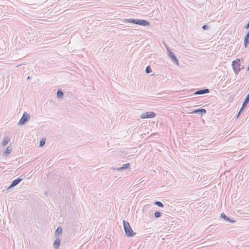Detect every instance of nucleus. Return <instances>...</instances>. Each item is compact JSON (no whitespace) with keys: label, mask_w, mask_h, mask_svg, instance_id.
I'll return each mask as SVG.
<instances>
[{"label":"nucleus","mask_w":249,"mask_h":249,"mask_svg":"<svg viewBox=\"0 0 249 249\" xmlns=\"http://www.w3.org/2000/svg\"><path fill=\"white\" fill-rule=\"evenodd\" d=\"M60 239L59 238V237H57L54 243H53V247L54 248L56 249H58L60 246Z\"/></svg>","instance_id":"12"},{"label":"nucleus","mask_w":249,"mask_h":249,"mask_svg":"<svg viewBox=\"0 0 249 249\" xmlns=\"http://www.w3.org/2000/svg\"><path fill=\"white\" fill-rule=\"evenodd\" d=\"M209 28V26L206 24H205L204 25L202 26V28L204 30H206L207 29H208V28Z\"/></svg>","instance_id":"23"},{"label":"nucleus","mask_w":249,"mask_h":249,"mask_svg":"<svg viewBox=\"0 0 249 249\" xmlns=\"http://www.w3.org/2000/svg\"><path fill=\"white\" fill-rule=\"evenodd\" d=\"M21 180L22 179L20 178H18L14 179L10 185L7 188L6 191H9L11 188L17 185Z\"/></svg>","instance_id":"7"},{"label":"nucleus","mask_w":249,"mask_h":249,"mask_svg":"<svg viewBox=\"0 0 249 249\" xmlns=\"http://www.w3.org/2000/svg\"><path fill=\"white\" fill-rule=\"evenodd\" d=\"M245 28L248 29H249V21L247 23V24L245 26Z\"/></svg>","instance_id":"24"},{"label":"nucleus","mask_w":249,"mask_h":249,"mask_svg":"<svg viewBox=\"0 0 249 249\" xmlns=\"http://www.w3.org/2000/svg\"><path fill=\"white\" fill-rule=\"evenodd\" d=\"M154 204L158 207H163V204L160 201H157L154 202Z\"/></svg>","instance_id":"19"},{"label":"nucleus","mask_w":249,"mask_h":249,"mask_svg":"<svg viewBox=\"0 0 249 249\" xmlns=\"http://www.w3.org/2000/svg\"><path fill=\"white\" fill-rule=\"evenodd\" d=\"M151 72V68L150 66L146 67L145 69V72L146 73H150Z\"/></svg>","instance_id":"20"},{"label":"nucleus","mask_w":249,"mask_h":249,"mask_svg":"<svg viewBox=\"0 0 249 249\" xmlns=\"http://www.w3.org/2000/svg\"><path fill=\"white\" fill-rule=\"evenodd\" d=\"M130 167L129 163H126L124 164L122 166L119 168H114V170H116L117 171H123L125 169H128Z\"/></svg>","instance_id":"11"},{"label":"nucleus","mask_w":249,"mask_h":249,"mask_svg":"<svg viewBox=\"0 0 249 249\" xmlns=\"http://www.w3.org/2000/svg\"><path fill=\"white\" fill-rule=\"evenodd\" d=\"M45 143V139H41L39 142V146L43 147Z\"/></svg>","instance_id":"21"},{"label":"nucleus","mask_w":249,"mask_h":249,"mask_svg":"<svg viewBox=\"0 0 249 249\" xmlns=\"http://www.w3.org/2000/svg\"><path fill=\"white\" fill-rule=\"evenodd\" d=\"M162 215V213L160 211H157L154 213V216L156 218H159Z\"/></svg>","instance_id":"17"},{"label":"nucleus","mask_w":249,"mask_h":249,"mask_svg":"<svg viewBox=\"0 0 249 249\" xmlns=\"http://www.w3.org/2000/svg\"><path fill=\"white\" fill-rule=\"evenodd\" d=\"M123 227L124 232L127 237H133L136 234L133 232L129 223L127 221L123 220Z\"/></svg>","instance_id":"3"},{"label":"nucleus","mask_w":249,"mask_h":249,"mask_svg":"<svg viewBox=\"0 0 249 249\" xmlns=\"http://www.w3.org/2000/svg\"><path fill=\"white\" fill-rule=\"evenodd\" d=\"M231 66L235 74H238L241 70L244 68L243 66L241 65V60L239 58L233 60L232 62Z\"/></svg>","instance_id":"2"},{"label":"nucleus","mask_w":249,"mask_h":249,"mask_svg":"<svg viewBox=\"0 0 249 249\" xmlns=\"http://www.w3.org/2000/svg\"><path fill=\"white\" fill-rule=\"evenodd\" d=\"M206 113V110L204 108H199L194 110L191 113L192 114H200L201 116H202Z\"/></svg>","instance_id":"8"},{"label":"nucleus","mask_w":249,"mask_h":249,"mask_svg":"<svg viewBox=\"0 0 249 249\" xmlns=\"http://www.w3.org/2000/svg\"><path fill=\"white\" fill-rule=\"evenodd\" d=\"M124 22L134 23L143 26H148L150 25L148 21L144 19L125 18L124 20Z\"/></svg>","instance_id":"1"},{"label":"nucleus","mask_w":249,"mask_h":249,"mask_svg":"<svg viewBox=\"0 0 249 249\" xmlns=\"http://www.w3.org/2000/svg\"><path fill=\"white\" fill-rule=\"evenodd\" d=\"M221 217L224 219L226 222L229 223H233L235 222L234 220L231 219L229 217L227 216L224 213L221 214Z\"/></svg>","instance_id":"10"},{"label":"nucleus","mask_w":249,"mask_h":249,"mask_svg":"<svg viewBox=\"0 0 249 249\" xmlns=\"http://www.w3.org/2000/svg\"><path fill=\"white\" fill-rule=\"evenodd\" d=\"M247 71H249V66L247 68Z\"/></svg>","instance_id":"25"},{"label":"nucleus","mask_w":249,"mask_h":249,"mask_svg":"<svg viewBox=\"0 0 249 249\" xmlns=\"http://www.w3.org/2000/svg\"><path fill=\"white\" fill-rule=\"evenodd\" d=\"M246 107H244L242 106L241 108L240 109L239 111L238 112V114L237 115V118H238L239 116L240 115V114L242 113V112L244 110L245 108Z\"/></svg>","instance_id":"18"},{"label":"nucleus","mask_w":249,"mask_h":249,"mask_svg":"<svg viewBox=\"0 0 249 249\" xmlns=\"http://www.w3.org/2000/svg\"><path fill=\"white\" fill-rule=\"evenodd\" d=\"M209 92V89H204L198 90L194 93V95H201L208 93Z\"/></svg>","instance_id":"9"},{"label":"nucleus","mask_w":249,"mask_h":249,"mask_svg":"<svg viewBox=\"0 0 249 249\" xmlns=\"http://www.w3.org/2000/svg\"><path fill=\"white\" fill-rule=\"evenodd\" d=\"M244 43L245 47V48L247 47L248 46V44L249 43V34L248 33L245 36L244 40Z\"/></svg>","instance_id":"13"},{"label":"nucleus","mask_w":249,"mask_h":249,"mask_svg":"<svg viewBox=\"0 0 249 249\" xmlns=\"http://www.w3.org/2000/svg\"><path fill=\"white\" fill-rule=\"evenodd\" d=\"M156 116V113L154 112H146L141 114V118L142 119L153 118Z\"/></svg>","instance_id":"6"},{"label":"nucleus","mask_w":249,"mask_h":249,"mask_svg":"<svg viewBox=\"0 0 249 249\" xmlns=\"http://www.w3.org/2000/svg\"><path fill=\"white\" fill-rule=\"evenodd\" d=\"M11 151L12 148L10 146L7 147L6 150L4 152L3 156L7 157L11 152Z\"/></svg>","instance_id":"15"},{"label":"nucleus","mask_w":249,"mask_h":249,"mask_svg":"<svg viewBox=\"0 0 249 249\" xmlns=\"http://www.w3.org/2000/svg\"><path fill=\"white\" fill-rule=\"evenodd\" d=\"M30 118V115L27 112H24L23 114L19 121L18 124L19 125H23L28 122Z\"/></svg>","instance_id":"4"},{"label":"nucleus","mask_w":249,"mask_h":249,"mask_svg":"<svg viewBox=\"0 0 249 249\" xmlns=\"http://www.w3.org/2000/svg\"><path fill=\"white\" fill-rule=\"evenodd\" d=\"M62 233V228L61 227L59 226L57 227V228L56 229V230L55 231L54 236L56 237L59 234H61Z\"/></svg>","instance_id":"14"},{"label":"nucleus","mask_w":249,"mask_h":249,"mask_svg":"<svg viewBox=\"0 0 249 249\" xmlns=\"http://www.w3.org/2000/svg\"><path fill=\"white\" fill-rule=\"evenodd\" d=\"M9 140L7 138H5L3 142H2V145L3 146L6 145L9 142Z\"/></svg>","instance_id":"22"},{"label":"nucleus","mask_w":249,"mask_h":249,"mask_svg":"<svg viewBox=\"0 0 249 249\" xmlns=\"http://www.w3.org/2000/svg\"><path fill=\"white\" fill-rule=\"evenodd\" d=\"M247 33L249 34V32Z\"/></svg>","instance_id":"26"},{"label":"nucleus","mask_w":249,"mask_h":249,"mask_svg":"<svg viewBox=\"0 0 249 249\" xmlns=\"http://www.w3.org/2000/svg\"><path fill=\"white\" fill-rule=\"evenodd\" d=\"M168 55L171 59L172 62L177 65H179L178 60L175 56V53L170 50L168 48L167 49Z\"/></svg>","instance_id":"5"},{"label":"nucleus","mask_w":249,"mask_h":249,"mask_svg":"<svg viewBox=\"0 0 249 249\" xmlns=\"http://www.w3.org/2000/svg\"><path fill=\"white\" fill-rule=\"evenodd\" d=\"M64 94L61 89H58L57 91V97L60 98H63Z\"/></svg>","instance_id":"16"}]
</instances>
